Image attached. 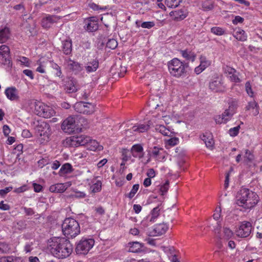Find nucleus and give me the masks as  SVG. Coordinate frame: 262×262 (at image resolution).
I'll use <instances>...</instances> for the list:
<instances>
[{
    "instance_id": "1",
    "label": "nucleus",
    "mask_w": 262,
    "mask_h": 262,
    "mask_svg": "<svg viewBox=\"0 0 262 262\" xmlns=\"http://www.w3.org/2000/svg\"><path fill=\"white\" fill-rule=\"evenodd\" d=\"M48 249L58 258L69 257L73 251V246L69 240L64 238H53L49 242Z\"/></svg>"
},
{
    "instance_id": "2",
    "label": "nucleus",
    "mask_w": 262,
    "mask_h": 262,
    "mask_svg": "<svg viewBox=\"0 0 262 262\" xmlns=\"http://www.w3.org/2000/svg\"><path fill=\"white\" fill-rule=\"evenodd\" d=\"M259 196L256 192L247 188H242L236 196V204L245 210L251 209L258 202Z\"/></svg>"
},
{
    "instance_id": "3",
    "label": "nucleus",
    "mask_w": 262,
    "mask_h": 262,
    "mask_svg": "<svg viewBox=\"0 0 262 262\" xmlns=\"http://www.w3.org/2000/svg\"><path fill=\"white\" fill-rule=\"evenodd\" d=\"M168 71L171 76L176 78H184L187 75L188 63L175 58L168 62Z\"/></svg>"
},
{
    "instance_id": "4",
    "label": "nucleus",
    "mask_w": 262,
    "mask_h": 262,
    "mask_svg": "<svg viewBox=\"0 0 262 262\" xmlns=\"http://www.w3.org/2000/svg\"><path fill=\"white\" fill-rule=\"evenodd\" d=\"M62 230L64 235L68 238H74L80 232V226L75 219L66 218L62 224Z\"/></svg>"
},
{
    "instance_id": "5",
    "label": "nucleus",
    "mask_w": 262,
    "mask_h": 262,
    "mask_svg": "<svg viewBox=\"0 0 262 262\" xmlns=\"http://www.w3.org/2000/svg\"><path fill=\"white\" fill-rule=\"evenodd\" d=\"M95 241L93 238H82L76 244L75 252L78 255H86L93 247Z\"/></svg>"
},
{
    "instance_id": "6",
    "label": "nucleus",
    "mask_w": 262,
    "mask_h": 262,
    "mask_svg": "<svg viewBox=\"0 0 262 262\" xmlns=\"http://www.w3.org/2000/svg\"><path fill=\"white\" fill-rule=\"evenodd\" d=\"M35 129L37 136L41 137V140L43 141L49 140L51 135V128L49 123L45 121H38Z\"/></svg>"
},
{
    "instance_id": "7",
    "label": "nucleus",
    "mask_w": 262,
    "mask_h": 262,
    "mask_svg": "<svg viewBox=\"0 0 262 262\" xmlns=\"http://www.w3.org/2000/svg\"><path fill=\"white\" fill-rule=\"evenodd\" d=\"M35 112L38 116L46 118H50L55 114L52 107L40 102L35 103Z\"/></svg>"
},
{
    "instance_id": "8",
    "label": "nucleus",
    "mask_w": 262,
    "mask_h": 262,
    "mask_svg": "<svg viewBox=\"0 0 262 262\" xmlns=\"http://www.w3.org/2000/svg\"><path fill=\"white\" fill-rule=\"evenodd\" d=\"M0 62L8 67H12V63L10 55V49L6 45L0 46Z\"/></svg>"
},
{
    "instance_id": "9",
    "label": "nucleus",
    "mask_w": 262,
    "mask_h": 262,
    "mask_svg": "<svg viewBox=\"0 0 262 262\" xmlns=\"http://www.w3.org/2000/svg\"><path fill=\"white\" fill-rule=\"evenodd\" d=\"M90 141V137L85 135L74 136L68 139L67 142L72 146H86Z\"/></svg>"
},
{
    "instance_id": "10",
    "label": "nucleus",
    "mask_w": 262,
    "mask_h": 262,
    "mask_svg": "<svg viewBox=\"0 0 262 262\" xmlns=\"http://www.w3.org/2000/svg\"><path fill=\"white\" fill-rule=\"evenodd\" d=\"M251 230V223L249 222L244 221L241 223L238 229L236 231V233L238 236L245 238L250 235Z\"/></svg>"
},
{
    "instance_id": "11",
    "label": "nucleus",
    "mask_w": 262,
    "mask_h": 262,
    "mask_svg": "<svg viewBox=\"0 0 262 262\" xmlns=\"http://www.w3.org/2000/svg\"><path fill=\"white\" fill-rule=\"evenodd\" d=\"M75 119L73 117H69L66 119L61 124V129L62 130L69 134L75 132Z\"/></svg>"
},
{
    "instance_id": "12",
    "label": "nucleus",
    "mask_w": 262,
    "mask_h": 262,
    "mask_svg": "<svg viewBox=\"0 0 262 262\" xmlns=\"http://www.w3.org/2000/svg\"><path fill=\"white\" fill-rule=\"evenodd\" d=\"M84 28L89 32H93L98 29V19L92 16L86 18L84 21Z\"/></svg>"
},
{
    "instance_id": "13",
    "label": "nucleus",
    "mask_w": 262,
    "mask_h": 262,
    "mask_svg": "<svg viewBox=\"0 0 262 262\" xmlns=\"http://www.w3.org/2000/svg\"><path fill=\"white\" fill-rule=\"evenodd\" d=\"M61 17L55 15L47 14L41 19V25L45 29H49L54 24L57 23Z\"/></svg>"
},
{
    "instance_id": "14",
    "label": "nucleus",
    "mask_w": 262,
    "mask_h": 262,
    "mask_svg": "<svg viewBox=\"0 0 262 262\" xmlns=\"http://www.w3.org/2000/svg\"><path fill=\"white\" fill-rule=\"evenodd\" d=\"M209 87L214 92H224L225 91L222 80L219 78L212 79L209 82Z\"/></svg>"
},
{
    "instance_id": "15",
    "label": "nucleus",
    "mask_w": 262,
    "mask_h": 262,
    "mask_svg": "<svg viewBox=\"0 0 262 262\" xmlns=\"http://www.w3.org/2000/svg\"><path fill=\"white\" fill-rule=\"evenodd\" d=\"M188 14L187 9L185 8L171 11L169 13L170 17H172L173 20L180 21L184 19Z\"/></svg>"
},
{
    "instance_id": "16",
    "label": "nucleus",
    "mask_w": 262,
    "mask_h": 262,
    "mask_svg": "<svg viewBox=\"0 0 262 262\" xmlns=\"http://www.w3.org/2000/svg\"><path fill=\"white\" fill-rule=\"evenodd\" d=\"M66 62L69 69L71 70L75 74H79L83 70L82 65L77 61L69 58L66 60Z\"/></svg>"
},
{
    "instance_id": "17",
    "label": "nucleus",
    "mask_w": 262,
    "mask_h": 262,
    "mask_svg": "<svg viewBox=\"0 0 262 262\" xmlns=\"http://www.w3.org/2000/svg\"><path fill=\"white\" fill-rule=\"evenodd\" d=\"M7 98L11 101H18L19 100L18 91L14 86L8 87L5 91Z\"/></svg>"
},
{
    "instance_id": "18",
    "label": "nucleus",
    "mask_w": 262,
    "mask_h": 262,
    "mask_svg": "<svg viewBox=\"0 0 262 262\" xmlns=\"http://www.w3.org/2000/svg\"><path fill=\"white\" fill-rule=\"evenodd\" d=\"M168 229L165 224H159L154 226L153 230L150 232V236H159L164 234Z\"/></svg>"
},
{
    "instance_id": "19",
    "label": "nucleus",
    "mask_w": 262,
    "mask_h": 262,
    "mask_svg": "<svg viewBox=\"0 0 262 262\" xmlns=\"http://www.w3.org/2000/svg\"><path fill=\"white\" fill-rule=\"evenodd\" d=\"M130 152L133 157L142 159L144 155L143 146L140 144H136L132 146Z\"/></svg>"
},
{
    "instance_id": "20",
    "label": "nucleus",
    "mask_w": 262,
    "mask_h": 262,
    "mask_svg": "<svg viewBox=\"0 0 262 262\" xmlns=\"http://www.w3.org/2000/svg\"><path fill=\"white\" fill-rule=\"evenodd\" d=\"M85 69L87 73H92L96 71L99 67V61L97 59H93L88 61L85 66Z\"/></svg>"
},
{
    "instance_id": "21",
    "label": "nucleus",
    "mask_w": 262,
    "mask_h": 262,
    "mask_svg": "<svg viewBox=\"0 0 262 262\" xmlns=\"http://www.w3.org/2000/svg\"><path fill=\"white\" fill-rule=\"evenodd\" d=\"M64 90L68 93H75L78 90L77 82L74 79H69L64 86Z\"/></svg>"
},
{
    "instance_id": "22",
    "label": "nucleus",
    "mask_w": 262,
    "mask_h": 262,
    "mask_svg": "<svg viewBox=\"0 0 262 262\" xmlns=\"http://www.w3.org/2000/svg\"><path fill=\"white\" fill-rule=\"evenodd\" d=\"M200 138L204 141L207 147L211 148L214 145V140L211 134L206 133L201 135Z\"/></svg>"
},
{
    "instance_id": "23",
    "label": "nucleus",
    "mask_w": 262,
    "mask_h": 262,
    "mask_svg": "<svg viewBox=\"0 0 262 262\" xmlns=\"http://www.w3.org/2000/svg\"><path fill=\"white\" fill-rule=\"evenodd\" d=\"M67 189V187L63 183H57L51 185L49 190L54 193H62Z\"/></svg>"
},
{
    "instance_id": "24",
    "label": "nucleus",
    "mask_w": 262,
    "mask_h": 262,
    "mask_svg": "<svg viewBox=\"0 0 262 262\" xmlns=\"http://www.w3.org/2000/svg\"><path fill=\"white\" fill-rule=\"evenodd\" d=\"M86 146L89 150L92 151H100L103 149V147L99 145V143L97 141L91 139L90 137V141L86 144Z\"/></svg>"
},
{
    "instance_id": "25",
    "label": "nucleus",
    "mask_w": 262,
    "mask_h": 262,
    "mask_svg": "<svg viewBox=\"0 0 262 262\" xmlns=\"http://www.w3.org/2000/svg\"><path fill=\"white\" fill-rule=\"evenodd\" d=\"M155 129L165 136L172 137L174 134V132H171L169 128H166L163 125H156Z\"/></svg>"
},
{
    "instance_id": "26",
    "label": "nucleus",
    "mask_w": 262,
    "mask_h": 262,
    "mask_svg": "<svg viewBox=\"0 0 262 262\" xmlns=\"http://www.w3.org/2000/svg\"><path fill=\"white\" fill-rule=\"evenodd\" d=\"M62 49L66 55H70L72 52V43L70 39H66L62 42Z\"/></svg>"
},
{
    "instance_id": "27",
    "label": "nucleus",
    "mask_w": 262,
    "mask_h": 262,
    "mask_svg": "<svg viewBox=\"0 0 262 262\" xmlns=\"http://www.w3.org/2000/svg\"><path fill=\"white\" fill-rule=\"evenodd\" d=\"M180 53L181 54L183 57H184L187 60L191 61L193 62L195 59L196 54L191 51L188 50L187 49L181 50Z\"/></svg>"
},
{
    "instance_id": "28",
    "label": "nucleus",
    "mask_w": 262,
    "mask_h": 262,
    "mask_svg": "<svg viewBox=\"0 0 262 262\" xmlns=\"http://www.w3.org/2000/svg\"><path fill=\"white\" fill-rule=\"evenodd\" d=\"M233 35L236 39L241 41L246 40L247 37L245 31L240 28L235 29Z\"/></svg>"
},
{
    "instance_id": "29",
    "label": "nucleus",
    "mask_w": 262,
    "mask_h": 262,
    "mask_svg": "<svg viewBox=\"0 0 262 262\" xmlns=\"http://www.w3.org/2000/svg\"><path fill=\"white\" fill-rule=\"evenodd\" d=\"M161 206V204L158 206L155 207L150 212V214L148 216V219L149 220V221L152 223L155 222L157 218L159 216L160 214V211L161 210V208L160 207Z\"/></svg>"
},
{
    "instance_id": "30",
    "label": "nucleus",
    "mask_w": 262,
    "mask_h": 262,
    "mask_svg": "<svg viewBox=\"0 0 262 262\" xmlns=\"http://www.w3.org/2000/svg\"><path fill=\"white\" fill-rule=\"evenodd\" d=\"M150 127V123L148 122L147 124H139L133 126L132 128L133 132L139 133H144L147 131Z\"/></svg>"
},
{
    "instance_id": "31",
    "label": "nucleus",
    "mask_w": 262,
    "mask_h": 262,
    "mask_svg": "<svg viewBox=\"0 0 262 262\" xmlns=\"http://www.w3.org/2000/svg\"><path fill=\"white\" fill-rule=\"evenodd\" d=\"M129 248L128 251L133 253H138L141 252L142 250L143 245L139 242L129 243Z\"/></svg>"
},
{
    "instance_id": "32",
    "label": "nucleus",
    "mask_w": 262,
    "mask_h": 262,
    "mask_svg": "<svg viewBox=\"0 0 262 262\" xmlns=\"http://www.w3.org/2000/svg\"><path fill=\"white\" fill-rule=\"evenodd\" d=\"M73 170L72 166L70 163H65L62 165L60 168L58 174L60 176H62L66 174L71 173Z\"/></svg>"
},
{
    "instance_id": "33",
    "label": "nucleus",
    "mask_w": 262,
    "mask_h": 262,
    "mask_svg": "<svg viewBox=\"0 0 262 262\" xmlns=\"http://www.w3.org/2000/svg\"><path fill=\"white\" fill-rule=\"evenodd\" d=\"M10 31L8 28L5 27L0 29V41L2 42H6L9 38Z\"/></svg>"
},
{
    "instance_id": "34",
    "label": "nucleus",
    "mask_w": 262,
    "mask_h": 262,
    "mask_svg": "<svg viewBox=\"0 0 262 262\" xmlns=\"http://www.w3.org/2000/svg\"><path fill=\"white\" fill-rule=\"evenodd\" d=\"M0 262H23L20 257L14 256H3L0 258Z\"/></svg>"
},
{
    "instance_id": "35",
    "label": "nucleus",
    "mask_w": 262,
    "mask_h": 262,
    "mask_svg": "<svg viewBox=\"0 0 262 262\" xmlns=\"http://www.w3.org/2000/svg\"><path fill=\"white\" fill-rule=\"evenodd\" d=\"M51 67L54 70V74L56 76L59 78H62L63 75L62 74L61 68L57 63L52 61H49Z\"/></svg>"
},
{
    "instance_id": "36",
    "label": "nucleus",
    "mask_w": 262,
    "mask_h": 262,
    "mask_svg": "<svg viewBox=\"0 0 262 262\" xmlns=\"http://www.w3.org/2000/svg\"><path fill=\"white\" fill-rule=\"evenodd\" d=\"M228 109L234 114L238 106V100L234 98H230L228 101Z\"/></svg>"
},
{
    "instance_id": "37",
    "label": "nucleus",
    "mask_w": 262,
    "mask_h": 262,
    "mask_svg": "<svg viewBox=\"0 0 262 262\" xmlns=\"http://www.w3.org/2000/svg\"><path fill=\"white\" fill-rule=\"evenodd\" d=\"M92 182L93 184L91 186V189L93 193L98 192L101 191L102 187V183L101 181L97 180L95 182V180H93Z\"/></svg>"
},
{
    "instance_id": "38",
    "label": "nucleus",
    "mask_w": 262,
    "mask_h": 262,
    "mask_svg": "<svg viewBox=\"0 0 262 262\" xmlns=\"http://www.w3.org/2000/svg\"><path fill=\"white\" fill-rule=\"evenodd\" d=\"M201 5L203 10L205 11L211 10L214 7L213 3L210 0L203 1Z\"/></svg>"
},
{
    "instance_id": "39",
    "label": "nucleus",
    "mask_w": 262,
    "mask_h": 262,
    "mask_svg": "<svg viewBox=\"0 0 262 262\" xmlns=\"http://www.w3.org/2000/svg\"><path fill=\"white\" fill-rule=\"evenodd\" d=\"M85 105H86L85 102L80 101V102L76 103L74 105V107L75 110L77 112L83 114L84 112H85V110H84L85 109V107H84Z\"/></svg>"
},
{
    "instance_id": "40",
    "label": "nucleus",
    "mask_w": 262,
    "mask_h": 262,
    "mask_svg": "<svg viewBox=\"0 0 262 262\" xmlns=\"http://www.w3.org/2000/svg\"><path fill=\"white\" fill-rule=\"evenodd\" d=\"M239 73L235 69V72H232L231 74L228 75V78L232 82L239 83L241 82V80L239 78Z\"/></svg>"
},
{
    "instance_id": "41",
    "label": "nucleus",
    "mask_w": 262,
    "mask_h": 262,
    "mask_svg": "<svg viewBox=\"0 0 262 262\" xmlns=\"http://www.w3.org/2000/svg\"><path fill=\"white\" fill-rule=\"evenodd\" d=\"M182 2V0H165V3L168 7L174 8L177 7Z\"/></svg>"
},
{
    "instance_id": "42",
    "label": "nucleus",
    "mask_w": 262,
    "mask_h": 262,
    "mask_svg": "<svg viewBox=\"0 0 262 262\" xmlns=\"http://www.w3.org/2000/svg\"><path fill=\"white\" fill-rule=\"evenodd\" d=\"M151 149V151H148V155L155 158L160 155L161 151L163 150V148L158 146H154Z\"/></svg>"
},
{
    "instance_id": "43",
    "label": "nucleus",
    "mask_w": 262,
    "mask_h": 262,
    "mask_svg": "<svg viewBox=\"0 0 262 262\" xmlns=\"http://www.w3.org/2000/svg\"><path fill=\"white\" fill-rule=\"evenodd\" d=\"M140 21H136V24L138 26H141L143 28L150 29L155 26V24L154 21H145L139 24Z\"/></svg>"
},
{
    "instance_id": "44",
    "label": "nucleus",
    "mask_w": 262,
    "mask_h": 262,
    "mask_svg": "<svg viewBox=\"0 0 262 262\" xmlns=\"http://www.w3.org/2000/svg\"><path fill=\"white\" fill-rule=\"evenodd\" d=\"M221 234H222V239H228L232 236L233 232L230 229L226 227L224 228Z\"/></svg>"
},
{
    "instance_id": "45",
    "label": "nucleus",
    "mask_w": 262,
    "mask_h": 262,
    "mask_svg": "<svg viewBox=\"0 0 262 262\" xmlns=\"http://www.w3.org/2000/svg\"><path fill=\"white\" fill-rule=\"evenodd\" d=\"M179 142V139L177 137H172L165 141L166 146L170 147L174 146L177 145Z\"/></svg>"
},
{
    "instance_id": "46",
    "label": "nucleus",
    "mask_w": 262,
    "mask_h": 262,
    "mask_svg": "<svg viewBox=\"0 0 262 262\" xmlns=\"http://www.w3.org/2000/svg\"><path fill=\"white\" fill-rule=\"evenodd\" d=\"M211 32L216 35H222L225 34V30L219 27H213L211 28Z\"/></svg>"
},
{
    "instance_id": "47",
    "label": "nucleus",
    "mask_w": 262,
    "mask_h": 262,
    "mask_svg": "<svg viewBox=\"0 0 262 262\" xmlns=\"http://www.w3.org/2000/svg\"><path fill=\"white\" fill-rule=\"evenodd\" d=\"M10 250V246L5 242H0V253H7Z\"/></svg>"
},
{
    "instance_id": "48",
    "label": "nucleus",
    "mask_w": 262,
    "mask_h": 262,
    "mask_svg": "<svg viewBox=\"0 0 262 262\" xmlns=\"http://www.w3.org/2000/svg\"><path fill=\"white\" fill-rule=\"evenodd\" d=\"M139 188V184H135L133 185V188L129 193L125 194V196L129 198L132 199L137 193Z\"/></svg>"
},
{
    "instance_id": "49",
    "label": "nucleus",
    "mask_w": 262,
    "mask_h": 262,
    "mask_svg": "<svg viewBox=\"0 0 262 262\" xmlns=\"http://www.w3.org/2000/svg\"><path fill=\"white\" fill-rule=\"evenodd\" d=\"M86 105H85V112H84V114H92L95 111V106L94 105L90 103L85 102Z\"/></svg>"
},
{
    "instance_id": "50",
    "label": "nucleus",
    "mask_w": 262,
    "mask_h": 262,
    "mask_svg": "<svg viewBox=\"0 0 262 262\" xmlns=\"http://www.w3.org/2000/svg\"><path fill=\"white\" fill-rule=\"evenodd\" d=\"M51 163V160L48 157H45L38 161V166L40 168H42L45 166L50 164Z\"/></svg>"
},
{
    "instance_id": "51",
    "label": "nucleus",
    "mask_w": 262,
    "mask_h": 262,
    "mask_svg": "<svg viewBox=\"0 0 262 262\" xmlns=\"http://www.w3.org/2000/svg\"><path fill=\"white\" fill-rule=\"evenodd\" d=\"M169 189V182L167 181L164 184L160 186L159 192L161 195H164Z\"/></svg>"
},
{
    "instance_id": "52",
    "label": "nucleus",
    "mask_w": 262,
    "mask_h": 262,
    "mask_svg": "<svg viewBox=\"0 0 262 262\" xmlns=\"http://www.w3.org/2000/svg\"><path fill=\"white\" fill-rule=\"evenodd\" d=\"M200 65L204 70L210 65V61L207 60L205 57L201 56L200 57Z\"/></svg>"
},
{
    "instance_id": "53",
    "label": "nucleus",
    "mask_w": 262,
    "mask_h": 262,
    "mask_svg": "<svg viewBox=\"0 0 262 262\" xmlns=\"http://www.w3.org/2000/svg\"><path fill=\"white\" fill-rule=\"evenodd\" d=\"M118 46V42L115 39H109L106 42V47L111 49H115Z\"/></svg>"
},
{
    "instance_id": "54",
    "label": "nucleus",
    "mask_w": 262,
    "mask_h": 262,
    "mask_svg": "<svg viewBox=\"0 0 262 262\" xmlns=\"http://www.w3.org/2000/svg\"><path fill=\"white\" fill-rule=\"evenodd\" d=\"M214 231L215 234L216 236L219 238L220 239H222V230H221V225L219 224L218 223H216V225L215 226Z\"/></svg>"
},
{
    "instance_id": "55",
    "label": "nucleus",
    "mask_w": 262,
    "mask_h": 262,
    "mask_svg": "<svg viewBox=\"0 0 262 262\" xmlns=\"http://www.w3.org/2000/svg\"><path fill=\"white\" fill-rule=\"evenodd\" d=\"M233 115L234 114L230 112L229 110L226 109L225 111V112L222 114V116L224 119V120L227 122L232 118Z\"/></svg>"
},
{
    "instance_id": "56",
    "label": "nucleus",
    "mask_w": 262,
    "mask_h": 262,
    "mask_svg": "<svg viewBox=\"0 0 262 262\" xmlns=\"http://www.w3.org/2000/svg\"><path fill=\"white\" fill-rule=\"evenodd\" d=\"M254 159L253 155L248 149L245 151L244 160L246 162H251Z\"/></svg>"
},
{
    "instance_id": "57",
    "label": "nucleus",
    "mask_w": 262,
    "mask_h": 262,
    "mask_svg": "<svg viewBox=\"0 0 262 262\" xmlns=\"http://www.w3.org/2000/svg\"><path fill=\"white\" fill-rule=\"evenodd\" d=\"M240 128V126L238 125L236 127L231 128L229 129L228 133L229 135L232 137L236 136L239 133V130Z\"/></svg>"
},
{
    "instance_id": "58",
    "label": "nucleus",
    "mask_w": 262,
    "mask_h": 262,
    "mask_svg": "<svg viewBox=\"0 0 262 262\" xmlns=\"http://www.w3.org/2000/svg\"><path fill=\"white\" fill-rule=\"evenodd\" d=\"M246 91L248 95L251 97H253L254 96V92L252 91L251 85L249 81L246 82L245 84Z\"/></svg>"
},
{
    "instance_id": "59",
    "label": "nucleus",
    "mask_w": 262,
    "mask_h": 262,
    "mask_svg": "<svg viewBox=\"0 0 262 262\" xmlns=\"http://www.w3.org/2000/svg\"><path fill=\"white\" fill-rule=\"evenodd\" d=\"M258 105V103L255 101L253 100L248 102L245 108L247 111H250L255 108Z\"/></svg>"
},
{
    "instance_id": "60",
    "label": "nucleus",
    "mask_w": 262,
    "mask_h": 262,
    "mask_svg": "<svg viewBox=\"0 0 262 262\" xmlns=\"http://www.w3.org/2000/svg\"><path fill=\"white\" fill-rule=\"evenodd\" d=\"M37 64H38V67L36 68V71L40 73H45V65L44 64V62H40L38 61L37 62Z\"/></svg>"
},
{
    "instance_id": "61",
    "label": "nucleus",
    "mask_w": 262,
    "mask_h": 262,
    "mask_svg": "<svg viewBox=\"0 0 262 262\" xmlns=\"http://www.w3.org/2000/svg\"><path fill=\"white\" fill-rule=\"evenodd\" d=\"M164 252L167 254L169 258L171 257L172 255H176V254L174 253V248L173 247H164Z\"/></svg>"
},
{
    "instance_id": "62",
    "label": "nucleus",
    "mask_w": 262,
    "mask_h": 262,
    "mask_svg": "<svg viewBox=\"0 0 262 262\" xmlns=\"http://www.w3.org/2000/svg\"><path fill=\"white\" fill-rule=\"evenodd\" d=\"M17 61H20L22 64L25 65L26 67L29 66V59L24 56H20L19 58L17 59Z\"/></svg>"
},
{
    "instance_id": "63",
    "label": "nucleus",
    "mask_w": 262,
    "mask_h": 262,
    "mask_svg": "<svg viewBox=\"0 0 262 262\" xmlns=\"http://www.w3.org/2000/svg\"><path fill=\"white\" fill-rule=\"evenodd\" d=\"M13 189V187L12 186H9L3 189L0 190V195L1 196H5L6 194H7L8 192L11 191Z\"/></svg>"
},
{
    "instance_id": "64",
    "label": "nucleus",
    "mask_w": 262,
    "mask_h": 262,
    "mask_svg": "<svg viewBox=\"0 0 262 262\" xmlns=\"http://www.w3.org/2000/svg\"><path fill=\"white\" fill-rule=\"evenodd\" d=\"M21 209H23L25 213L27 215H32L35 213L33 209L31 208H27L26 207H21Z\"/></svg>"
}]
</instances>
